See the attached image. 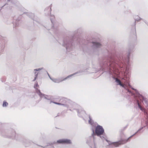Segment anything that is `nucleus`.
<instances>
[{
  "label": "nucleus",
  "instance_id": "nucleus-8",
  "mask_svg": "<svg viewBox=\"0 0 148 148\" xmlns=\"http://www.w3.org/2000/svg\"><path fill=\"white\" fill-rule=\"evenodd\" d=\"M70 76H68V77H66L65 78L64 80H65V79H66L67 78H69V77Z\"/></svg>",
  "mask_w": 148,
  "mask_h": 148
},
{
  "label": "nucleus",
  "instance_id": "nucleus-3",
  "mask_svg": "<svg viewBox=\"0 0 148 148\" xmlns=\"http://www.w3.org/2000/svg\"><path fill=\"white\" fill-rule=\"evenodd\" d=\"M34 87L36 88L37 92H40V90L38 89L39 86L37 83H36L34 84Z\"/></svg>",
  "mask_w": 148,
  "mask_h": 148
},
{
  "label": "nucleus",
  "instance_id": "nucleus-4",
  "mask_svg": "<svg viewBox=\"0 0 148 148\" xmlns=\"http://www.w3.org/2000/svg\"><path fill=\"white\" fill-rule=\"evenodd\" d=\"M93 43L94 45L97 47H99L101 46V45L98 43L93 42Z\"/></svg>",
  "mask_w": 148,
  "mask_h": 148
},
{
  "label": "nucleus",
  "instance_id": "nucleus-11",
  "mask_svg": "<svg viewBox=\"0 0 148 148\" xmlns=\"http://www.w3.org/2000/svg\"><path fill=\"white\" fill-rule=\"evenodd\" d=\"M89 123H90V121H89Z\"/></svg>",
  "mask_w": 148,
  "mask_h": 148
},
{
  "label": "nucleus",
  "instance_id": "nucleus-9",
  "mask_svg": "<svg viewBox=\"0 0 148 148\" xmlns=\"http://www.w3.org/2000/svg\"><path fill=\"white\" fill-rule=\"evenodd\" d=\"M55 103L56 104H58V105H61V104H60V103Z\"/></svg>",
  "mask_w": 148,
  "mask_h": 148
},
{
  "label": "nucleus",
  "instance_id": "nucleus-2",
  "mask_svg": "<svg viewBox=\"0 0 148 148\" xmlns=\"http://www.w3.org/2000/svg\"><path fill=\"white\" fill-rule=\"evenodd\" d=\"M57 142L59 143H70V141L68 140H58Z\"/></svg>",
  "mask_w": 148,
  "mask_h": 148
},
{
  "label": "nucleus",
  "instance_id": "nucleus-1",
  "mask_svg": "<svg viewBox=\"0 0 148 148\" xmlns=\"http://www.w3.org/2000/svg\"><path fill=\"white\" fill-rule=\"evenodd\" d=\"M95 132L98 135L102 134L104 132V130L101 126H98L97 127Z\"/></svg>",
  "mask_w": 148,
  "mask_h": 148
},
{
  "label": "nucleus",
  "instance_id": "nucleus-10",
  "mask_svg": "<svg viewBox=\"0 0 148 148\" xmlns=\"http://www.w3.org/2000/svg\"><path fill=\"white\" fill-rule=\"evenodd\" d=\"M35 70H36V71H38L39 70V69H38H38H35Z\"/></svg>",
  "mask_w": 148,
  "mask_h": 148
},
{
  "label": "nucleus",
  "instance_id": "nucleus-6",
  "mask_svg": "<svg viewBox=\"0 0 148 148\" xmlns=\"http://www.w3.org/2000/svg\"><path fill=\"white\" fill-rule=\"evenodd\" d=\"M120 144H121V143L120 142H116L114 144V145L115 147H117V146H119Z\"/></svg>",
  "mask_w": 148,
  "mask_h": 148
},
{
  "label": "nucleus",
  "instance_id": "nucleus-5",
  "mask_svg": "<svg viewBox=\"0 0 148 148\" xmlns=\"http://www.w3.org/2000/svg\"><path fill=\"white\" fill-rule=\"evenodd\" d=\"M116 81L117 82V83H118L121 86H122L123 87H124V85L123 84H122L121 82V81L118 79H116Z\"/></svg>",
  "mask_w": 148,
  "mask_h": 148
},
{
  "label": "nucleus",
  "instance_id": "nucleus-7",
  "mask_svg": "<svg viewBox=\"0 0 148 148\" xmlns=\"http://www.w3.org/2000/svg\"><path fill=\"white\" fill-rule=\"evenodd\" d=\"M8 103L5 102H4L3 104V107H6L8 105Z\"/></svg>",
  "mask_w": 148,
  "mask_h": 148
}]
</instances>
